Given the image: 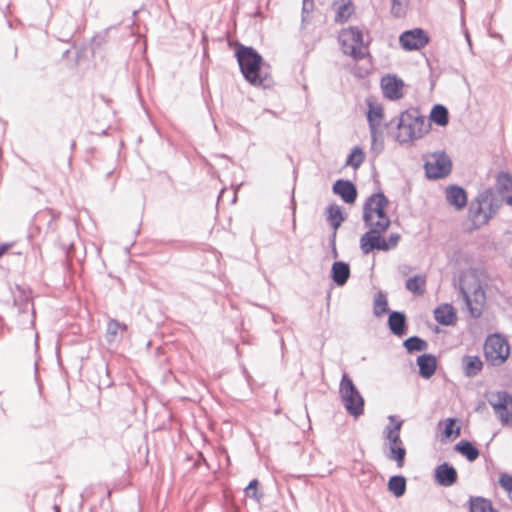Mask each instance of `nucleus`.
Masks as SVG:
<instances>
[{"mask_svg": "<svg viewBox=\"0 0 512 512\" xmlns=\"http://www.w3.org/2000/svg\"><path fill=\"white\" fill-rule=\"evenodd\" d=\"M235 56L240 71L249 84L263 88L273 85L271 75L265 70L263 57L253 47L238 44Z\"/></svg>", "mask_w": 512, "mask_h": 512, "instance_id": "nucleus-1", "label": "nucleus"}, {"mask_svg": "<svg viewBox=\"0 0 512 512\" xmlns=\"http://www.w3.org/2000/svg\"><path fill=\"white\" fill-rule=\"evenodd\" d=\"M397 128L396 140L407 143L422 138L429 131L430 124L417 108H410L400 114Z\"/></svg>", "mask_w": 512, "mask_h": 512, "instance_id": "nucleus-2", "label": "nucleus"}, {"mask_svg": "<svg viewBox=\"0 0 512 512\" xmlns=\"http://www.w3.org/2000/svg\"><path fill=\"white\" fill-rule=\"evenodd\" d=\"M388 204V198L381 191L367 197L363 204L362 217L365 226L388 229L391 224V220L385 211Z\"/></svg>", "mask_w": 512, "mask_h": 512, "instance_id": "nucleus-3", "label": "nucleus"}, {"mask_svg": "<svg viewBox=\"0 0 512 512\" xmlns=\"http://www.w3.org/2000/svg\"><path fill=\"white\" fill-rule=\"evenodd\" d=\"M459 295L471 317L474 319L481 317L486 303V294L476 277L472 276L460 281Z\"/></svg>", "mask_w": 512, "mask_h": 512, "instance_id": "nucleus-4", "label": "nucleus"}, {"mask_svg": "<svg viewBox=\"0 0 512 512\" xmlns=\"http://www.w3.org/2000/svg\"><path fill=\"white\" fill-rule=\"evenodd\" d=\"M510 354V347L501 334L489 335L484 343V355L488 363L499 366L505 362Z\"/></svg>", "mask_w": 512, "mask_h": 512, "instance_id": "nucleus-5", "label": "nucleus"}, {"mask_svg": "<svg viewBox=\"0 0 512 512\" xmlns=\"http://www.w3.org/2000/svg\"><path fill=\"white\" fill-rule=\"evenodd\" d=\"M403 421L399 420L393 425H387L383 430L384 438L389 441V454L387 457L396 462L399 468L403 467L406 457V449L400 438Z\"/></svg>", "mask_w": 512, "mask_h": 512, "instance_id": "nucleus-6", "label": "nucleus"}, {"mask_svg": "<svg viewBox=\"0 0 512 512\" xmlns=\"http://www.w3.org/2000/svg\"><path fill=\"white\" fill-rule=\"evenodd\" d=\"M339 394L346 412L355 419L364 414L365 400L357 386H339Z\"/></svg>", "mask_w": 512, "mask_h": 512, "instance_id": "nucleus-7", "label": "nucleus"}, {"mask_svg": "<svg viewBox=\"0 0 512 512\" xmlns=\"http://www.w3.org/2000/svg\"><path fill=\"white\" fill-rule=\"evenodd\" d=\"M486 398L503 424L512 421L511 394L506 391L488 392Z\"/></svg>", "mask_w": 512, "mask_h": 512, "instance_id": "nucleus-8", "label": "nucleus"}, {"mask_svg": "<svg viewBox=\"0 0 512 512\" xmlns=\"http://www.w3.org/2000/svg\"><path fill=\"white\" fill-rule=\"evenodd\" d=\"M431 159L424 165L427 178L441 179L451 173L452 161L444 151L434 152L431 155Z\"/></svg>", "mask_w": 512, "mask_h": 512, "instance_id": "nucleus-9", "label": "nucleus"}, {"mask_svg": "<svg viewBox=\"0 0 512 512\" xmlns=\"http://www.w3.org/2000/svg\"><path fill=\"white\" fill-rule=\"evenodd\" d=\"M369 230L360 238V248L363 254L367 255L373 250L387 251L386 240L382 234L388 229L378 227H367Z\"/></svg>", "mask_w": 512, "mask_h": 512, "instance_id": "nucleus-10", "label": "nucleus"}, {"mask_svg": "<svg viewBox=\"0 0 512 512\" xmlns=\"http://www.w3.org/2000/svg\"><path fill=\"white\" fill-rule=\"evenodd\" d=\"M428 41V35L420 28L404 31L399 37V42L406 51L419 50L423 48Z\"/></svg>", "mask_w": 512, "mask_h": 512, "instance_id": "nucleus-11", "label": "nucleus"}, {"mask_svg": "<svg viewBox=\"0 0 512 512\" xmlns=\"http://www.w3.org/2000/svg\"><path fill=\"white\" fill-rule=\"evenodd\" d=\"M59 215L51 209H45L37 212L34 216V225L39 233L48 235L57 230V220Z\"/></svg>", "mask_w": 512, "mask_h": 512, "instance_id": "nucleus-12", "label": "nucleus"}, {"mask_svg": "<svg viewBox=\"0 0 512 512\" xmlns=\"http://www.w3.org/2000/svg\"><path fill=\"white\" fill-rule=\"evenodd\" d=\"M434 480L442 487H450L458 480L457 470L452 464L443 462L434 469Z\"/></svg>", "mask_w": 512, "mask_h": 512, "instance_id": "nucleus-13", "label": "nucleus"}, {"mask_svg": "<svg viewBox=\"0 0 512 512\" xmlns=\"http://www.w3.org/2000/svg\"><path fill=\"white\" fill-rule=\"evenodd\" d=\"M332 190L347 204H352L357 199L356 186L349 180L338 179L333 184Z\"/></svg>", "mask_w": 512, "mask_h": 512, "instance_id": "nucleus-14", "label": "nucleus"}, {"mask_svg": "<svg viewBox=\"0 0 512 512\" xmlns=\"http://www.w3.org/2000/svg\"><path fill=\"white\" fill-rule=\"evenodd\" d=\"M381 85L384 95L391 99H400L403 96L402 87L403 81L396 76L387 75L382 78Z\"/></svg>", "mask_w": 512, "mask_h": 512, "instance_id": "nucleus-15", "label": "nucleus"}, {"mask_svg": "<svg viewBox=\"0 0 512 512\" xmlns=\"http://www.w3.org/2000/svg\"><path fill=\"white\" fill-rule=\"evenodd\" d=\"M487 200V197H483L482 199L478 197L475 202L470 204L469 218L476 227L486 224L489 220L490 216L483 208V203H487Z\"/></svg>", "mask_w": 512, "mask_h": 512, "instance_id": "nucleus-16", "label": "nucleus"}, {"mask_svg": "<svg viewBox=\"0 0 512 512\" xmlns=\"http://www.w3.org/2000/svg\"><path fill=\"white\" fill-rule=\"evenodd\" d=\"M387 324L390 332L397 337H402L407 333V318L404 312L391 311Z\"/></svg>", "mask_w": 512, "mask_h": 512, "instance_id": "nucleus-17", "label": "nucleus"}, {"mask_svg": "<svg viewBox=\"0 0 512 512\" xmlns=\"http://www.w3.org/2000/svg\"><path fill=\"white\" fill-rule=\"evenodd\" d=\"M446 199L457 210L464 208L467 204L466 191L458 185H450L446 188Z\"/></svg>", "mask_w": 512, "mask_h": 512, "instance_id": "nucleus-18", "label": "nucleus"}, {"mask_svg": "<svg viewBox=\"0 0 512 512\" xmlns=\"http://www.w3.org/2000/svg\"><path fill=\"white\" fill-rule=\"evenodd\" d=\"M332 6L336 10L334 21L340 24L347 22L355 10L351 0H334Z\"/></svg>", "mask_w": 512, "mask_h": 512, "instance_id": "nucleus-19", "label": "nucleus"}, {"mask_svg": "<svg viewBox=\"0 0 512 512\" xmlns=\"http://www.w3.org/2000/svg\"><path fill=\"white\" fill-rule=\"evenodd\" d=\"M350 277V266L343 261H336L331 268V278L337 286H343Z\"/></svg>", "mask_w": 512, "mask_h": 512, "instance_id": "nucleus-20", "label": "nucleus"}, {"mask_svg": "<svg viewBox=\"0 0 512 512\" xmlns=\"http://www.w3.org/2000/svg\"><path fill=\"white\" fill-rule=\"evenodd\" d=\"M417 365L419 367V374L425 378H430L436 370L437 360L432 354H422L417 358Z\"/></svg>", "mask_w": 512, "mask_h": 512, "instance_id": "nucleus-21", "label": "nucleus"}, {"mask_svg": "<svg viewBox=\"0 0 512 512\" xmlns=\"http://www.w3.org/2000/svg\"><path fill=\"white\" fill-rule=\"evenodd\" d=\"M434 318L439 324L449 326L455 322L456 313L453 306L446 303L435 308Z\"/></svg>", "mask_w": 512, "mask_h": 512, "instance_id": "nucleus-22", "label": "nucleus"}, {"mask_svg": "<svg viewBox=\"0 0 512 512\" xmlns=\"http://www.w3.org/2000/svg\"><path fill=\"white\" fill-rule=\"evenodd\" d=\"M348 41L351 46H355L358 49H365L363 47V34L362 31L355 26L349 27L343 30L339 35V42Z\"/></svg>", "mask_w": 512, "mask_h": 512, "instance_id": "nucleus-23", "label": "nucleus"}, {"mask_svg": "<svg viewBox=\"0 0 512 512\" xmlns=\"http://www.w3.org/2000/svg\"><path fill=\"white\" fill-rule=\"evenodd\" d=\"M454 450L469 462H474L480 455L479 449L469 440L462 439L455 444Z\"/></svg>", "mask_w": 512, "mask_h": 512, "instance_id": "nucleus-24", "label": "nucleus"}, {"mask_svg": "<svg viewBox=\"0 0 512 512\" xmlns=\"http://www.w3.org/2000/svg\"><path fill=\"white\" fill-rule=\"evenodd\" d=\"M461 363L464 374L469 377L477 375L483 367L482 360L476 355L463 356Z\"/></svg>", "mask_w": 512, "mask_h": 512, "instance_id": "nucleus-25", "label": "nucleus"}, {"mask_svg": "<svg viewBox=\"0 0 512 512\" xmlns=\"http://www.w3.org/2000/svg\"><path fill=\"white\" fill-rule=\"evenodd\" d=\"M470 512H497L492 502L481 496H471L469 499Z\"/></svg>", "mask_w": 512, "mask_h": 512, "instance_id": "nucleus-26", "label": "nucleus"}, {"mask_svg": "<svg viewBox=\"0 0 512 512\" xmlns=\"http://www.w3.org/2000/svg\"><path fill=\"white\" fill-rule=\"evenodd\" d=\"M127 330V325L121 323L116 319H109L106 328V340L108 343H113L117 340L118 336L122 335Z\"/></svg>", "mask_w": 512, "mask_h": 512, "instance_id": "nucleus-27", "label": "nucleus"}, {"mask_svg": "<svg viewBox=\"0 0 512 512\" xmlns=\"http://www.w3.org/2000/svg\"><path fill=\"white\" fill-rule=\"evenodd\" d=\"M429 119L436 125L444 127L449 123V111L442 104H435L430 112Z\"/></svg>", "mask_w": 512, "mask_h": 512, "instance_id": "nucleus-28", "label": "nucleus"}, {"mask_svg": "<svg viewBox=\"0 0 512 512\" xmlns=\"http://www.w3.org/2000/svg\"><path fill=\"white\" fill-rule=\"evenodd\" d=\"M388 490L397 498L403 496L406 492L407 481L402 475L391 476L388 480Z\"/></svg>", "mask_w": 512, "mask_h": 512, "instance_id": "nucleus-29", "label": "nucleus"}, {"mask_svg": "<svg viewBox=\"0 0 512 512\" xmlns=\"http://www.w3.org/2000/svg\"><path fill=\"white\" fill-rule=\"evenodd\" d=\"M457 418H447L445 421H440L439 425L444 424L442 431V441L445 439L457 438L461 434V427L457 425Z\"/></svg>", "mask_w": 512, "mask_h": 512, "instance_id": "nucleus-30", "label": "nucleus"}, {"mask_svg": "<svg viewBox=\"0 0 512 512\" xmlns=\"http://www.w3.org/2000/svg\"><path fill=\"white\" fill-rule=\"evenodd\" d=\"M426 278L425 276L415 275L407 279L405 287L408 291L415 295H423L425 292Z\"/></svg>", "mask_w": 512, "mask_h": 512, "instance_id": "nucleus-31", "label": "nucleus"}, {"mask_svg": "<svg viewBox=\"0 0 512 512\" xmlns=\"http://www.w3.org/2000/svg\"><path fill=\"white\" fill-rule=\"evenodd\" d=\"M496 189L504 198L506 192L512 190V176L508 172L501 171L496 176Z\"/></svg>", "mask_w": 512, "mask_h": 512, "instance_id": "nucleus-32", "label": "nucleus"}, {"mask_svg": "<svg viewBox=\"0 0 512 512\" xmlns=\"http://www.w3.org/2000/svg\"><path fill=\"white\" fill-rule=\"evenodd\" d=\"M328 221L334 230H337L342 222L345 220L341 207L336 204H331L327 208Z\"/></svg>", "mask_w": 512, "mask_h": 512, "instance_id": "nucleus-33", "label": "nucleus"}, {"mask_svg": "<svg viewBox=\"0 0 512 512\" xmlns=\"http://www.w3.org/2000/svg\"><path fill=\"white\" fill-rule=\"evenodd\" d=\"M403 346L408 353L416 351H425L428 347V343L418 336H411L404 340Z\"/></svg>", "mask_w": 512, "mask_h": 512, "instance_id": "nucleus-34", "label": "nucleus"}, {"mask_svg": "<svg viewBox=\"0 0 512 512\" xmlns=\"http://www.w3.org/2000/svg\"><path fill=\"white\" fill-rule=\"evenodd\" d=\"M383 116V108L380 105L369 104L367 120L370 130H375V126H380V120Z\"/></svg>", "mask_w": 512, "mask_h": 512, "instance_id": "nucleus-35", "label": "nucleus"}, {"mask_svg": "<svg viewBox=\"0 0 512 512\" xmlns=\"http://www.w3.org/2000/svg\"><path fill=\"white\" fill-rule=\"evenodd\" d=\"M388 311L389 309L387 296L384 292L379 291L374 299L373 313L376 317H380Z\"/></svg>", "mask_w": 512, "mask_h": 512, "instance_id": "nucleus-36", "label": "nucleus"}, {"mask_svg": "<svg viewBox=\"0 0 512 512\" xmlns=\"http://www.w3.org/2000/svg\"><path fill=\"white\" fill-rule=\"evenodd\" d=\"M365 160V154L359 146H355L351 153L348 155L347 160L345 162L346 166H351L355 169L361 166V164Z\"/></svg>", "mask_w": 512, "mask_h": 512, "instance_id": "nucleus-37", "label": "nucleus"}, {"mask_svg": "<svg viewBox=\"0 0 512 512\" xmlns=\"http://www.w3.org/2000/svg\"><path fill=\"white\" fill-rule=\"evenodd\" d=\"M64 26L59 32V39L63 42H67L73 35L75 29V23L71 16H65L63 19Z\"/></svg>", "mask_w": 512, "mask_h": 512, "instance_id": "nucleus-38", "label": "nucleus"}, {"mask_svg": "<svg viewBox=\"0 0 512 512\" xmlns=\"http://www.w3.org/2000/svg\"><path fill=\"white\" fill-rule=\"evenodd\" d=\"M340 45L344 54L351 56L356 61L362 60L366 55V49L355 48L348 41L340 42Z\"/></svg>", "mask_w": 512, "mask_h": 512, "instance_id": "nucleus-39", "label": "nucleus"}, {"mask_svg": "<svg viewBox=\"0 0 512 512\" xmlns=\"http://www.w3.org/2000/svg\"><path fill=\"white\" fill-rule=\"evenodd\" d=\"M259 481L257 479H253L249 482V484L244 489L245 495L255 501L259 502L263 497V494L259 492Z\"/></svg>", "mask_w": 512, "mask_h": 512, "instance_id": "nucleus-40", "label": "nucleus"}, {"mask_svg": "<svg viewBox=\"0 0 512 512\" xmlns=\"http://www.w3.org/2000/svg\"><path fill=\"white\" fill-rule=\"evenodd\" d=\"M408 0H391V13L395 17H402L406 13Z\"/></svg>", "mask_w": 512, "mask_h": 512, "instance_id": "nucleus-41", "label": "nucleus"}, {"mask_svg": "<svg viewBox=\"0 0 512 512\" xmlns=\"http://www.w3.org/2000/svg\"><path fill=\"white\" fill-rule=\"evenodd\" d=\"M16 288L20 293V300L14 298V304L19 306V310L21 312H25L29 309L30 306H32V304L30 303L29 298L25 294L24 290H22L18 285L16 286Z\"/></svg>", "mask_w": 512, "mask_h": 512, "instance_id": "nucleus-42", "label": "nucleus"}, {"mask_svg": "<svg viewBox=\"0 0 512 512\" xmlns=\"http://www.w3.org/2000/svg\"><path fill=\"white\" fill-rule=\"evenodd\" d=\"M499 484L508 493V497L512 501V476L507 473L501 474Z\"/></svg>", "mask_w": 512, "mask_h": 512, "instance_id": "nucleus-43", "label": "nucleus"}, {"mask_svg": "<svg viewBox=\"0 0 512 512\" xmlns=\"http://www.w3.org/2000/svg\"><path fill=\"white\" fill-rule=\"evenodd\" d=\"M379 126H375V130H370L372 149L381 151L383 149V141L381 133L378 130Z\"/></svg>", "mask_w": 512, "mask_h": 512, "instance_id": "nucleus-44", "label": "nucleus"}, {"mask_svg": "<svg viewBox=\"0 0 512 512\" xmlns=\"http://www.w3.org/2000/svg\"><path fill=\"white\" fill-rule=\"evenodd\" d=\"M314 10V1L313 0H303L302 2V25L309 20V15Z\"/></svg>", "mask_w": 512, "mask_h": 512, "instance_id": "nucleus-45", "label": "nucleus"}, {"mask_svg": "<svg viewBox=\"0 0 512 512\" xmlns=\"http://www.w3.org/2000/svg\"><path fill=\"white\" fill-rule=\"evenodd\" d=\"M224 498L223 512H240V508L229 494L225 493Z\"/></svg>", "mask_w": 512, "mask_h": 512, "instance_id": "nucleus-46", "label": "nucleus"}, {"mask_svg": "<svg viewBox=\"0 0 512 512\" xmlns=\"http://www.w3.org/2000/svg\"><path fill=\"white\" fill-rule=\"evenodd\" d=\"M399 240H400V235L398 233L390 234V236L386 240L387 251L395 248L397 246Z\"/></svg>", "mask_w": 512, "mask_h": 512, "instance_id": "nucleus-47", "label": "nucleus"}, {"mask_svg": "<svg viewBox=\"0 0 512 512\" xmlns=\"http://www.w3.org/2000/svg\"><path fill=\"white\" fill-rule=\"evenodd\" d=\"M339 384H354L352 379L344 373Z\"/></svg>", "mask_w": 512, "mask_h": 512, "instance_id": "nucleus-48", "label": "nucleus"}, {"mask_svg": "<svg viewBox=\"0 0 512 512\" xmlns=\"http://www.w3.org/2000/svg\"><path fill=\"white\" fill-rule=\"evenodd\" d=\"M38 373H39V372H38V363H37V361H35V362H34V380H35L36 382H39V381H40L39 376H38Z\"/></svg>", "mask_w": 512, "mask_h": 512, "instance_id": "nucleus-49", "label": "nucleus"}, {"mask_svg": "<svg viewBox=\"0 0 512 512\" xmlns=\"http://www.w3.org/2000/svg\"><path fill=\"white\" fill-rule=\"evenodd\" d=\"M8 248H9V245H6V244L0 245V257L6 253Z\"/></svg>", "mask_w": 512, "mask_h": 512, "instance_id": "nucleus-50", "label": "nucleus"}, {"mask_svg": "<svg viewBox=\"0 0 512 512\" xmlns=\"http://www.w3.org/2000/svg\"><path fill=\"white\" fill-rule=\"evenodd\" d=\"M388 419H389V421H390V422H394V421L396 420V416H394V415H390V416L388 417Z\"/></svg>", "mask_w": 512, "mask_h": 512, "instance_id": "nucleus-51", "label": "nucleus"}, {"mask_svg": "<svg viewBox=\"0 0 512 512\" xmlns=\"http://www.w3.org/2000/svg\"><path fill=\"white\" fill-rule=\"evenodd\" d=\"M35 347L38 348V334L35 335Z\"/></svg>", "mask_w": 512, "mask_h": 512, "instance_id": "nucleus-52", "label": "nucleus"}, {"mask_svg": "<svg viewBox=\"0 0 512 512\" xmlns=\"http://www.w3.org/2000/svg\"><path fill=\"white\" fill-rule=\"evenodd\" d=\"M55 512H60V508L58 506H54Z\"/></svg>", "mask_w": 512, "mask_h": 512, "instance_id": "nucleus-53", "label": "nucleus"}, {"mask_svg": "<svg viewBox=\"0 0 512 512\" xmlns=\"http://www.w3.org/2000/svg\"><path fill=\"white\" fill-rule=\"evenodd\" d=\"M265 112H269V113L275 115V113L273 111L269 110V109H266Z\"/></svg>", "mask_w": 512, "mask_h": 512, "instance_id": "nucleus-54", "label": "nucleus"}, {"mask_svg": "<svg viewBox=\"0 0 512 512\" xmlns=\"http://www.w3.org/2000/svg\"><path fill=\"white\" fill-rule=\"evenodd\" d=\"M75 145H76V143H75V141H73V142L71 143V148H72V149H74Z\"/></svg>", "mask_w": 512, "mask_h": 512, "instance_id": "nucleus-55", "label": "nucleus"}, {"mask_svg": "<svg viewBox=\"0 0 512 512\" xmlns=\"http://www.w3.org/2000/svg\"><path fill=\"white\" fill-rule=\"evenodd\" d=\"M333 252H334V255H335V257H336V256H337V251H336V248H335V247L333 248Z\"/></svg>", "mask_w": 512, "mask_h": 512, "instance_id": "nucleus-56", "label": "nucleus"}, {"mask_svg": "<svg viewBox=\"0 0 512 512\" xmlns=\"http://www.w3.org/2000/svg\"><path fill=\"white\" fill-rule=\"evenodd\" d=\"M335 237H336V234L334 233L333 234V239H335ZM332 243L334 244V240H332Z\"/></svg>", "mask_w": 512, "mask_h": 512, "instance_id": "nucleus-57", "label": "nucleus"}, {"mask_svg": "<svg viewBox=\"0 0 512 512\" xmlns=\"http://www.w3.org/2000/svg\"><path fill=\"white\" fill-rule=\"evenodd\" d=\"M41 387H42V386H38V388H39V389H38V392H39V393H41Z\"/></svg>", "mask_w": 512, "mask_h": 512, "instance_id": "nucleus-58", "label": "nucleus"}]
</instances>
